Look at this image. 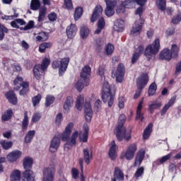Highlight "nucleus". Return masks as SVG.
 <instances>
[{
  "instance_id": "f257e3e1",
  "label": "nucleus",
  "mask_w": 181,
  "mask_h": 181,
  "mask_svg": "<svg viewBox=\"0 0 181 181\" xmlns=\"http://www.w3.org/2000/svg\"><path fill=\"white\" fill-rule=\"evenodd\" d=\"M73 127H74V124L73 122H69L65 129V131L61 135V139L64 142H66L64 144V149L69 151L70 148L76 145V141L77 138H78V132L75 131L71 134V129H73Z\"/></svg>"
},
{
  "instance_id": "f03ea898",
  "label": "nucleus",
  "mask_w": 181,
  "mask_h": 181,
  "mask_svg": "<svg viewBox=\"0 0 181 181\" xmlns=\"http://www.w3.org/2000/svg\"><path fill=\"white\" fill-rule=\"evenodd\" d=\"M127 117L125 115H121L119 117L118 125L115 129V134L117 136V141H129L131 139V131H127V129L124 127V124H125V120Z\"/></svg>"
},
{
  "instance_id": "7ed1b4c3",
  "label": "nucleus",
  "mask_w": 181,
  "mask_h": 181,
  "mask_svg": "<svg viewBox=\"0 0 181 181\" xmlns=\"http://www.w3.org/2000/svg\"><path fill=\"white\" fill-rule=\"evenodd\" d=\"M103 91L102 99L104 103L108 104V107H112L114 104V94L115 93V86L114 85L110 86L108 81H105V78H102Z\"/></svg>"
},
{
  "instance_id": "20e7f679",
  "label": "nucleus",
  "mask_w": 181,
  "mask_h": 181,
  "mask_svg": "<svg viewBox=\"0 0 181 181\" xmlns=\"http://www.w3.org/2000/svg\"><path fill=\"white\" fill-rule=\"evenodd\" d=\"M142 13H144V7L139 6L135 11V15H138L139 19L134 23L131 30L132 35H135L141 33V31L142 30V25H144V23L145 22L142 18Z\"/></svg>"
},
{
  "instance_id": "39448f33",
  "label": "nucleus",
  "mask_w": 181,
  "mask_h": 181,
  "mask_svg": "<svg viewBox=\"0 0 181 181\" xmlns=\"http://www.w3.org/2000/svg\"><path fill=\"white\" fill-rule=\"evenodd\" d=\"M160 49V41L158 38L156 39L152 44L148 45L144 51V56L147 59H150L159 53V49Z\"/></svg>"
},
{
  "instance_id": "423d86ee",
  "label": "nucleus",
  "mask_w": 181,
  "mask_h": 181,
  "mask_svg": "<svg viewBox=\"0 0 181 181\" xmlns=\"http://www.w3.org/2000/svg\"><path fill=\"white\" fill-rule=\"evenodd\" d=\"M137 3V5L140 6H144L146 0H126L124 1L116 10L117 13H125V8H133L134 4Z\"/></svg>"
},
{
  "instance_id": "0eeeda50",
  "label": "nucleus",
  "mask_w": 181,
  "mask_h": 181,
  "mask_svg": "<svg viewBox=\"0 0 181 181\" xmlns=\"http://www.w3.org/2000/svg\"><path fill=\"white\" fill-rule=\"evenodd\" d=\"M50 64V61L47 58H45L42 60V64H37L33 68V74L34 77L37 80H40V77L43 76V71L49 67Z\"/></svg>"
},
{
  "instance_id": "6e6552de",
  "label": "nucleus",
  "mask_w": 181,
  "mask_h": 181,
  "mask_svg": "<svg viewBox=\"0 0 181 181\" xmlns=\"http://www.w3.org/2000/svg\"><path fill=\"white\" fill-rule=\"evenodd\" d=\"M69 62L70 59L69 58H64L61 61L55 60L52 62V67L54 69H59V76H62L67 69Z\"/></svg>"
},
{
  "instance_id": "1a4fd4ad",
  "label": "nucleus",
  "mask_w": 181,
  "mask_h": 181,
  "mask_svg": "<svg viewBox=\"0 0 181 181\" xmlns=\"http://www.w3.org/2000/svg\"><path fill=\"white\" fill-rule=\"evenodd\" d=\"M55 173L56 168H54V165H49L44 168L42 181H53Z\"/></svg>"
},
{
  "instance_id": "9d476101",
  "label": "nucleus",
  "mask_w": 181,
  "mask_h": 181,
  "mask_svg": "<svg viewBox=\"0 0 181 181\" xmlns=\"http://www.w3.org/2000/svg\"><path fill=\"white\" fill-rule=\"evenodd\" d=\"M124 74H125V66L122 64H118L117 71H116V81H117V83H122V80H124Z\"/></svg>"
},
{
  "instance_id": "9b49d317",
  "label": "nucleus",
  "mask_w": 181,
  "mask_h": 181,
  "mask_svg": "<svg viewBox=\"0 0 181 181\" xmlns=\"http://www.w3.org/2000/svg\"><path fill=\"white\" fill-rule=\"evenodd\" d=\"M73 105H74V99H73V97L71 96H68L65 100L63 106L64 114H69V112H70V109L72 108Z\"/></svg>"
},
{
  "instance_id": "f8f14e48",
  "label": "nucleus",
  "mask_w": 181,
  "mask_h": 181,
  "mask_svg": "<svg viewBox=\"0 0 181 181\" xmlns=\"http://www.w3.org/2000/svg\"><path fill=\"white\" fill-rule=\"evenodd\" d=\"M148 74H143L140 77L137 78L136 81V84H137V88L139 90H142L146 84H148Z\"/></svg>"
},
{
  "instance_id": "ddd939ff",
  "label": "nucleus",
  "mask_w": 181,
  "mask_h": 181,
  "mask_svg": "<svg viewBox=\"0 0 181 181\" xmlns=\"http://www.w3.org/2000/svg\"><path fill=\"white\" fill-rule=\"evenodd\" d=\"M85 119H86L87 122H90L91 121V118L93 117V108H91V103L86 102L85 104Z\"/></svg>"
},
{
  "instance_id": "4468645a",
  "label": "nucleus",
  "mask_w": 181,
  "mask_h": 181,
  "mask_svg": "<svg viewBox=\"0 0 181 181\" xmlns=\"http://www.w3.org/2000/svg\"><path fill=\"white\" fill-rule=\"evenodd\" d=\"M144 50L145 47H144V45H139L132 58V63H133V64H135V62L139 59V57H141V56H142V53H144Z\"/></svg>"
},
{
  "instance_id": "2eb2a0df",
  "label": "nucleus",
  "mask_w": 181,
  "mask_h": 181,
  "mask_svg": "<svg viewBox=\"0 0 181 181\" xmlns=\"http://www.w3.org/2000/svg\"><path fill=\"white\" fill-rule=\"evenodd\" d=\"M159 59L160 60H165L166 62H169L170 60H172V52H170V49L168 48L163 49L159 53Z\"/></svg>"
},
{
  "instance_id": "dca6fc26",
  "label": "nucleus",
  "mask_w": 181,
  "mask_h": 181,
  "mask_svg": "<svg viewBox=\"0 0 181 181\" xmlns=\"http://www.w3.org/2000/svg\"><path fill=\"white\" fill-rule=\"evenodd\" d=\"M124 173L119 167H115L112 181H124Z\"/></svg>"
},
{
  "instance_id": "f3484780",
  "label": "nucleus",
  "mask_w": 181,
  "mask_h": 181,
  "mask_svg": "<svg viewBox=\"0 0 181 181\" xmlns=\"http://www.w3.org/2000/svg\"><path fill=\"white\" fill-rule=\"evenodd\" d=\"M101 15H103V7L100 5H98L95 6V8L93 11L90 21L93 23H94V22H95V21H97V19H98V18H100V16H101Z\"/></svg>"
},
{
  "instance_id": "a211bd4d",
  "label": "nucleus",
  "mask_w": 181,
  "mask_h": 181,
  "mask_svg": "<svg viewBox=\"0 0 181 181\" xmlns=\"http://www.w3.org/2000/svg\"><path fill=\"white\" fill-rule=\"evenodd\" d=\"M21 156H22V152L18 150L13 151L7 155V160L8 162H16Z\"/></svg>"
},
{
  "instance_id": "6ab92c4d",
  "label": "nucleus",
  "mask_w": 181,
  "mask_h": 181,
  "mask_svg": "<svg viewBox=\"0 0 181 181\" xmlns=\"http://www.w3.org/2000/svg\"><path fill=\"white\" fill-rule=\"evenodd\" d=\"M118 146H116L115 141H112L110 144V150L108 155L112 160H114L117 158V149Z\"/></svg>"
},
{
  "instance_id": "aec40b11",
  "label": "nucleus",
  "mask_w": 181,
  "mask_h": 181,
  "mask_svg": "<svg viewBox=\"0 0 181 181\" xmlns=\"http://www.w3.org/2000/svg\"><path fill=\"white\" fill-rule=\"evenodd\" d=\"M59 146H60V139L55 136L51 141L49 151L52 153L57 152Z\"/></svg>"
},
{
  "instance_id": "412c9836",
  "label": "nucleus",
  "mask_w": 181,
  "mask_h": 181,
  "mask_svg": "<svg viewBox=\"0 0 181 181\" xmlns=\"http://www.w3.org/2000/svg\"><path fill=\"white\" fill-rule=\"evenodd\" d=\"M83 160L86 165H90L91 160H93V151L86 148L83 150Z\"/></svg>"
},
{
  "instance_id": "4be33fe9",
  "label": "nucleus",
  "mask_w": 181,
  "mask_h": 181,
  "mask_svg": "<svg viewBox=\"0 0 181 181\" xmlns=\"http://www.w3.org/2000/svg\"><path fill=\"white\" fill-rule=\"evenodd\" d=\"M77 33V27L75 24H71L66 28V35L69 39H73Z\"/></svg>"
},
{
  "instance_id": "5701e85b",
  "label": "nucleus",
  "mask_w": 181,
  "mask_h": 181,
  "mask_svg": "<svg viewBox=\"0 0 181 181\" xmlns=\"http://www.w3.org/2000/svg\"><path fill=\"white\" fill-rule=\"evenodd\" d=\"M84 132H78V136H79V141L82 142H87L88 139V127L86 124L84 126Z\"/></svg>"
},
{
  "instance_id": "b1692460",
  "label": "nucleus",
  "mask_w": 181,
  "mask_h": 181,
  "mask_svg": "<svg viewBox=\"0 0 181 181\" xmlns=\"http://www.w3.org/2000/svg\"><path fill=\"white\" fill-rule=\"evenodd\" d=\"M6 97L8 100L9 103H11V104H13V105H16V104L18 103V98H16V95H15V93H13V91H8L6 94Z\"/></svg>"
},
{
  "instance_id": "393cba45",
  "label": "nucleus",
  "mask_w": 181,
  "mask_h": 181,
  "mask_svg": "<svg viewBox=\"0 0 181 181\" xmlns=\"http://www.w3.org/2000/svg\"><path fill=\"white\" fill-rule=\"evenodd\" d=\"M23 181H35V174L32 170H25L23 173Z\"/></svg>"
},
{
  "instance_id": "a878e982",
  "label": "nucleus",
  "mask_w": 181,
  "mask_h": 181,
  "mask_svg": "<svg viewBox=\"0 0 181 181\" xmlns=\"http://www.w3.org/2000/svg\"><path fill=\"white\" fill-rule=\"evenodd\" d=\"M23 165L25 170H32V165H33V159L30 157H25L23 159Z\"/></svg>"
},
{
  "instance_id": "bb28decb",
  "label": "nucleus",
  "mask_w": 181,
  "mask_h": 181,
  "mask_svg": "<svg viewBox=\"0 0 181 181\" xmlns=\"http://www.w3.org/2000/svg\"><path fill=\"white\" fill-rule=\"evenodd\" d=\"M90 73H91V68L88 66H85L82 69V71L81 72V78H82L83 81H86V80L88 78Z\"/></svg>"
},
{
  "instance_id": "cd10ccee",
  "label": "nucleus",
  "mask_w": 181,
  "mask_h": 181,
  "mask_svg": "<svg viewBox=\"0 0 181 181\" xmlns=\"http://www.w3.org/2000/svg\"><path fill=\"white\" fill-rule=\"evenodd\" d=\"M14 83V90H16V91H18V90H21V87H23V84H25V83H28V82H24L23 81V78L21 77V76H17L16 78V79L13 81Z\"/></svg>"
},
{
  "instance_id": "c85d7f7f",
  "label": "nucleus",
  "mask_w": 181,
  "mask_h": 181,
  "mask_svg": "<svg viewBox=\"0 0 181 181\" xmlns=\"http://www.w3.org/2000/svg\"><path fill=\"white\" fill-rule=\"evenodd\" d=\"M142 104H144V98L139 102L137 110L136 119H140L141 122L144 121V113H142Z\"/></svg>"
},
{
  "instance_id": "c756f323",
  "label": "nucleus",
  "mask_w": 181,
  "mask_h": 181,
  "mask_svg": "<svg viewBox=\"0 0 181 181\" xmlns=\"http://www.w3.org/2000/svg\"><path fill=\"white\" fill-rule=\"evenodd\" d=\"M144 158H145V151H144V150H141L139 151L136 156L134 166H138L141 165L142 160H144Z\"/></svg>"
},
{
  "instance_id": "7c9ffc66",
  "label": "nucleus",
  "mask_w": 181,
  "mask_h": 181,
  "mask_svg": "<svg viewBox=\"0 0 181 181\" xmlns=\"http://www.w3.org/2000/svg\"><path fill=\"white\" fill-rule=\"evenodd\" d=\"M124 25H125L124 21L118 19L115 22L113 28L117 32H122L124 30Z\"/></svg>"
},
{
  "instance_id": "2f4dec72",
  "label": "nucleus",
  "mask_w": 181,
  "mask_h": 181,
  "mask_svg": "<svg viewBox=\"0 0 181 181\" xmlns=\"http://www.w3.org/2000/svg\"><path fill=\"white\" fill-rule=\"evenodd\" d=\"M95 50L98 53H101L104 49V40L101 38H98L95 43Z\"/></svg>"
},
{
  "instance_id": "473e14b6",
  "label": "nucleus",
  "mask_w": 181,
  "mask_h": 181,
  "mask_svg": "<svg viewBox=\"0 0 181 181\" xmlns=\"http://www.w3.org/2000/svg\"><path fill=\"white\" fill-rule=\"evenodd\" d=\"M104 28H105V20L101 17L98 21V29L95 30V33L100 35Z\"/></svg>"
},
{
  "instance_id": "72a5a7b5",
  "label": "nucleus",
  "mask_w": 181,
  "mask_h": 181,
  "mask_svg": "<svg viewBox=\"0 0 181 181\" xmlns=\"http://www.w3.org/2000/svg\"><path fill=\"white\" fill-rule=\"evenodd\" d=\"M175 101H176L175 98H172L168 103L163 107L162 111H161V115H165L166 114V112L175 104Z\"/></svg>"
},
{
  "instance_id": "f704fd0d",
  "label": "nucleus",
  "mask_w": 181,
  "mask_h": 181,
  "mask_svg": "<svg viewBox=\"0 0 181 181\" xmlns=\"http://www.w3.org/2000/svg\"><path fill=\"white\" fill-rule=\"evenodd\" d=\"M25 23L26 22H25V21L21 18H17L11 22V26H12V28H16V29H19V26H23V25H25Z\"/></svg>"
},
{
  "instance_id": "c9c22d12",
  "label": "nucleus",
  "mask_w": 181,
  "mask_h": 181,
  "mask_svg": "<svg viewBox=\"0 0 181 181\" xmlns=\"http://www.w3.org/2000/svg\"><path fill=\"white\" fill-rule=\"evenodd\" d=\"M153 127V124L150 123L145 129L144 134H143V138L144 139H148L149 136H151V133L152 132V128Z\"/></svg>"
},
{
  "instance_id": "e433bc0d",
  "label": "nucleus",
  "mask_w": 181,
  "mask_h": 181,
  "mask_svg": "<svg viewBox=\"0 0 181 181\" xmlns=\"http://www.w3.org/2000/svg\"><path fill=\"white\" fill-rule=\"evenodd\" d=\"M114 8H115L114 6H106V8L105 9L106 16L108 18L114 16V13H115V10H114Z\"/></svg>"
},
{
  "instance_id": "4c0bfd02",
  "label": "nucleus",
  "mask_w": 181,
  "mask_h": 181,
  "mask_svg": "<svg viewBox=\"0 0 181 181\" xmlns=\"http://www.w3.org/2000/svg\"><path fill=\"white\" fill-rule=\"evenodd\" d=\"M35 134H36L35 130H30L26 134L25 137V144H30V142H32V140L33 139V136H35Z\"/></svg>"
},
{
  "instance_id": "58836bf2",
  "label": "nucleus",
  "mask_w": 181,
  "mask_h": 181,
  "mask_svg": "<svg viewBox=\"0 0 181 181\" xmlns=\"http://www.w3.org/2000/svg\"><path fill=\"white\" fill-rule=\"evenodd\" d=\"M11 181H21V171L14 170L11 175Z\"/></svg>"
},
{
  "instance_id": "ea45409f",
  "label": "nucleus",
  "mask_w": 181,
  "mask_h": 181,
  "mask_svg": "<svg viewBox=\"0 0 181 181\" xmlns=\"http://www.w3.org/2000/svg\"><path fill=\"white\" fill-rule=\"evenodd\" d=\"M28 125H29V117L28 116V112H25L24 118L22 122V129L23 131L28 129Z\"/></svg>"
},
{
  "instance_id": "a19ab883",
  "label": "nucleus",
  "mask_w": 181,
  "mask_h": 181,
  "mask_svg": "<svg viewBox=\"0 0 181 181\" xmlns=\"http://www.w3.org/2000/svg\"><path fill=\"white\" fill-rule=\"evenodd\" d=\"M89 34H90V30H88V28H87L86 26L81 27L80 35L82 39H86V37H87V36H88Z\"/></svg>"
},
{
  "instance_id": "79ce46f5",
  "label": "nucleus",
  "mask_w": 181,
  "mask_h": 181,
  "mask_svg": "<svg viewBox=\"0 0 181 181\" xmlns=\"http://www.w3.org/2000/svg\"><path fill=\"white\" fill-rule=\"evenodd\" d=\"M40 8V0H31L30 2V9L32 11H37Z\"/></svg>"
},
{
  "instance_id": "37998d69",
  "label": "nucleus",
  "mask_w": 181,
  "mask_h": 181,
  "mask_svg": "<svg viewBox=\"0 0 181 181\" xmlns=\"http://www.w3.org/2000/svg\"><path fill=\"white\" fill-rule=\"evenodd\" d=\"M52 46V42H43L39 47V52H40V53H44L46 49H50Z\"/></svg>"
},
{
  "instance_id": "c03bdc74",
  "label": "nucleus",
  "mask_w": 181,
  "mask_h": 181,
  "mask_svg": "<svg viewBox=\"0 0 181 181\" xmlns=\"http://www.w3.org/2000/svg\"><path fill=\"white\" fill-rule=\"evenodd\" d=\"M105 53L107 56H111L114 53V45L111 43H108L105 47Z\"/></svg>"
},
{
  "instance_id": "a18cd8bd",
  "label": "nucleus",
  "mask_w": 181,
  "mask_h": 181,
  "mask_svg": "<svg viewBox=\"0 0 181 181\" xmlns=\"http://www.w3.org/2000/svg\"><path fill=\"white\" fill-rule=\"evenodd\" d=\"M12 114H13L12 110L11 109L7 110L4 112V114L2 115L1 119L3 121H9V119L12 118Z\"/></svg>"
},
{
  "instance_id": "49530a36",
  "label": "nucleus",
  "mask_w": 181,
  "mask_h": 181,
  "mask_svg": "<svg viewBox=\"0 0 181 181\" xmlns=\"http://www.w3.org/2000/svg\"><path fill=\"white\" fill-rule=\"evenodd\" d=\"M47 39H49V34H47V33H45V32L40 33V35H37L36 37V40L38 42H45L46 40H47Z\"/></svg>"
},
{
  "instance_id": "de8ad7c7",
  "label": "nucleus",
  "mask_w": 181,
  "mask_h": 181,
  "mask_svg": "<svg viewBox=\"0 0 181 181\" xmlns=\"http://www.w3.org/2000/svg\"><path fill=\"white\" fill-rule=\"evenodd\" d=\"M0 144L3 148H4L6 151H8V149H11L12 148V145H13V143L12 141H6L5 140H1L0 141Z\"/></svg>"
},
{
  "instance_id": "09e8293b",
  "label": "nucleus",
  "mask_w": 181,
  "mask_h": 181,
  "mask_svg": "<svg viewBox=\"0 0 181 181\" xmlns=\"http://www.w3.org/2000/svg\"><path fill=\"white\" fill-rule=\"evenodd\" d=\"M156 5L160 11L166 9V0H156Z\"/></svg>"
},
{
  "instance_id": "8fccbe9b",
  "label": "nucleus",
  "mask_w": 181,
  "mask_h": 181,
  "mask_svg": "<svg viewBox=\"0 0 181 181\" xmlns=\"http://www.w3.org/2000/svg\"><path fill=\"white\" fill-rule=\"evenodd\" d=\"M82 15H83V8L81 7L76 8L74 13L75 21H78L81 18Z\"/></svg>"
},
{
  "instance_id": "3c124183",
  "label": "nucleus",
  "mask_w": 181,
  "mask_h": 181,
  "mask_svg": "<svg viewBox=\"0 0 181 181\" xmlns=\"http://www.w3.org/2000/svg\"><path fill=\"white\" fill-rule=\"evenodd\" d=\"M161 106H162V103H160L159 102H154L148 105L149 110H150V112H151V114L153 112L154 110L160 108Z\"/></svg>"
},
{
  "instance_id": "603ef678",
  "label": "nucleus",
  "mask_w": 181,
  "mask_h": 181,
  "mask_svg": "<svg viewBox=\"0 0 181 181\" xmlns=\"http://www.w3.org/2000/svg\"><path fill=\"white\" fill-rule=\"evenodd\" d=\"M156 88H157V86H156V83H152L149 88H148V95L149 97H151L152 95H153V94H155V93H156Z\"/></svg>"
},
{
  "instance_id": "864d4df0",
  "label": "nucleus",
  "mask_w": 181,
  "mask_h": 181,
  "mask_svg": "<svg viewBox=\"0 0 181 181\" xmlns=\"http://www.w3.org/2000/svg\"><path fill=\"white\" fill-rule=\"evenodd\" d=\"M86 81H83V78H80L78 82L75 84V87L78 91H81L84 88V83Z\"/></svg>"
},
{
  "instance_id": "5fc2aeb1",
  "label": "nucleus",
  "mask_w": 181,
  "mask_h": 181,
  "mask_svg": "<svg viewBox=\"0 0 181 181\" xmlns=\"http://www.w3.org/2000/svg\"><path fill=\"white\" fill-rule=\"evenodd\" d=\"M46 7H43L40 9L39 16H38V22H42L43 19H45V16H46Z\"/></svg>"
},
{
  "instance_id": "6e6d98bb",
  "label": "nucleus",
  "mask_w": 181,
  "mask_h": 181,
  "mask_svg": "<svg viewBox=\"0 0 181 181\" xmlns=\"http://www.w3.org/2000/svg\"><path fill=\"white\" fill-rule=\"evenodd\" d=\"M171 53L173 57H177V54L179 53V47L176 44H173L171 47Z\"/></svg>"
},
{
  "instance_id": "4d7b16f0",
  "label": "nucleus",
  "mask_w": 181,
  "mask_h": 181,
  "mask_svg": "<svg viewBox=\"0 0 181 181\" xmlns=\"http://www.w3.org/2000/svg\"><path fill=\"white\" fill-rule=\"evenodd\" d=\"M41 118H42V115L39 112L34 113L31 119V122H34V123L39 122Z\"/></svg>"
},
{
  "instance_id": "13d9d810",
  "label": "nucleus",
  "mask_w": 181,
  "mask_h": 181,
  "mask_svg": "<svg viewBox=\"0 0 181 181\" xmlns=\"http://www.w3.org/2000/svg\"><path fill=\"white\" fill-rule=\"evenodd\" d=\"M98 73L99 76H101V81L103 82V78H105L104 76V73H105V65H101L99 66Z\"/></svg>"
},
{
  "instance_id": "bf43d9fd",
  "label": "nucleus",
  "mask_w": 181,
  "mask_h": 181,
  "mask_svg": "<svg viewBox=\"0 0 181 181\" xmlns=\"http://www.w3.org/2000/svg\"><path fill=\"white\" fill-rule=\"evenodd\" d=\"M136 149H137L136 144L133 143L129 145L127 151L135 155V152H136Z\"/></svg>"
},
{
  "instance_id": "052dcab7",
  "label": "nucleus",
  "mask_w": 181,
  "mask_h": 181,
  "mask_svg": "<svg viewBox=\"0 0 181 181\" xmlns=\"http://www.w3.org/2000/svg\"><path fill=\"white\" fill-rule=\"evenodd\" d=\"M42 100V95L40 94L37 95L34 98H33V104L34 107H36L37 104L40 103V100Z\"/></svg>"
},
{
  "instance_id": "680f3d73",
  "label": "nucleus",
  "mask_w": 181,
  "mask_h": 181,
  "mask_svg": "<svg viewBox=\"0 0 181 181\" xmlns=\"http://www.w3.org/2000/svg\"><path fill=\"white\" fill-rule=\"evenodd\" d=\"M22 87L23 90H20V95H25L28 93V88H29V83H24Z\"/></svg>"
},
{
  "instance_id": "e2e57ef3",
  "label": "nucleus",
  "mask_w": 181,
  "mask_h": 181,
  "mask_svg": "<svg viewBox=\"0 0 181 181\" xmlns=\"http://www.w3.org/2000/svg\"><path fill=\"white\" fill-rule=\"evenodd\" d=\"M0 40H2V39H4V32L5 33H8V28H6L5 26H4V25L0 23Z\"/></svg>"
},
{
  "instance_id": "0e129e2a",
  "label": "nucleus",
  "mask_w": 181,
  "mask_h": 181,
  "mask_svg": "<svg viewBox=\"0 0 181 181\" xmlns=\"http://www.w3.org/2000/svg\"><path fill=\"white\" fill-rule=\"evenodd\" d=\"M54 102V97L52 95H47L46 98L45 105L47 107H49V105H52V104H53Z\"/></svg>"
},
{
  "instance_id": "69168bd1",
  "label": "nucleus",
  "mask_w": 181,
  "mask_h": 181,
  "mask_svg": "<svg viewBox=\"0 0 181 181\" xmlns=\"http://www.w3.org/2000/svg\"><path fill=\"white\" fill-rule=\"evenodd\" d=\"M135 154H134V153H131V151H128V150H127L126 153H124V157L127 160H132Z\"/></svg>"
},
{
  "instance_id": "338daca9",
  "label": "nucleus",
  "mask_w": 181,
  "mask_h": 181,
  "mask_svg": "<svg viewBox=\"0 0 181 181\" xmlns=\"http://www.w3.org/2000/svg\"><path fill=\"white\" fill-rule=\"evenodd\" d=\"M144 167H141L138 168L134 175L135 177H136V179H138V177H141V176L144 175Z\"/></svg>"
},
{
  "instance_id": "774afa93",
  "label": "nucleus",
  "mask_w": 181,
  "mask_h": 181,
  "mask_svg": "<svg viewBox=\"0 0 181 181\" xmlns=\"http://www.w3.org/2000/svg\"><path fill=\"white\" fill-rule=\"evenodd\" d=\"M64 5L67 9L73 8V3L71 2V0H64Z\"/></svg>"
}]
</instances>
